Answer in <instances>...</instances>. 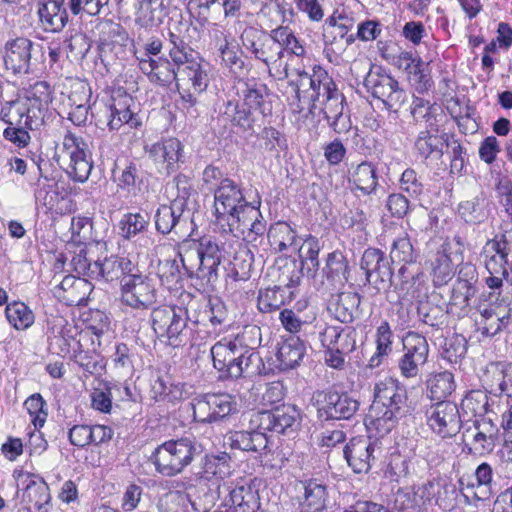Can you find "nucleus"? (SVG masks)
Segmentation results:
<instances>
[{
	"label": "nucleus",
	"mask_w": 512,
	"mask_h": 512,
	"mask_svg": "<svg viewBox=\"0 0 512 512\" xmlns=\"http://www.w3.org/2000/svg\"><path fill=\"white\" fill-rule=\"evenodd\" d=\"M318 416L324 420L351 418L358 410V401L348 393L336 390L317 391L313 395Z\"/></svg>",
	"instance_id": "obj_12"
},
{
	"label": "nucleus",
	"mask_w": 512,
	"mask_h": 512,
	"mask_svg": "<svg viewBox=\"0 0 512 512\" xmlns=\"http://www.w3.org/2000/svg\"><path fill=\"white\" fill-rule=\"evenodd\" d=\"M214 367L226 377L239 378L259 357L238 338H223L211 347Z\"/></svg>",
	"instance_id": "obj_5"
},
{
	"label": "nucleus",
	"mask_w": 512,
	"mask_h": 512,
	"mask_svg": "<svg viewBox=\"0 0 512 512\" xmlns=\"http://www.w3.org/2000/svg\"><path fill=\"white\" fill-rule=\"evenodd\" d=\"M5 316L9 324L19 331L27 330L35 322L34 312L28 305L21 301H13L7 304Z\"/></svg>",
	"instance_id": "obj_46"
},
{
	"label": "nucleus",
	"mask_w": 512,
	"mask_h": 512,
	"mask_svg": "<svg viewBox=\"0 0 512 512\" xmlns=\"http://www.w3.org/2000/svg\"><path fill=\"white\" fill-rule=\"evenodd\" d=\"M400 407L379 405V408L374 413H372L371 408L369 412L370 424L380 434L389 433L396 424Z\"/></svg>",
	"instance_id": "obj_52"
},
{
	"label": "nucleus",
	"mask_w": 512,
	"mask_h": 512,
	"mask_svg": "<svg viewBox=\"0 0 512 512\" xmlns=\"http://www.w3.org/2000/svg\"><path fill=\"white\" fill-rule=\"evenodd\" d=\"M177 87H188L192 88L195 93L204 92L209 83V78L206 69L202 65L201 59H197L187 67H182L179 71H176Z\"/></svg>",
	"instance_id": "obj_35"
},
{
	"label": "nucleus",
	"mask_w": 512,
	"mask_h": 512,
	"mask_svg": "<svg viewBox=\"0 0 512 512\" xmlns=\"http://www.w3.org/2000/svg\"><path fill=\"white\" fill-rule=\"evenodd\" d=\"M203 181L216 185L211 222L217 232L254 244L263 238L266 221L260 211V201H247L241 186L230 178H223L217 167H206Z\"/></svg>",
	"instance_id": "obj_1"
},
{
	"label": "nucleus",
	"mask_w": 512,
	"mask_h": 512,
	"mask_svg": "<svg viewBox=\"0 0 512 512\" xmlns=\"http://www.w3.org/2000/svg\"><path fill=\"white\" fill-rule=\"evenodd\" d=\"M134 101L126 93H119L112 97L108 106V128L110 130H119L122 127L136 128L140 126L137 114L131 110Z\"/></svg>",
	"instance_id": "obj_25"
},
{
	"label": "nucleus",
	"mask_w": 512,
	"mask_h": 512,
	"mask_svg": "<svg viewBox=\"0 0 512 512\" xmlns=\"http://www.w3.org/2000/svg\"><path fill=\"white\" fill-rule=\"evenodd\" d=\"M169 58V61L172 64V68L176 66L177 71H179L180 69H182V67H187L200 57L194 52V50L191 47L188 46L187 43H185L180 46L170 47Z\"/></svg>",
	"instance_id": "obj_64"
},
{
	"label": "nucleus",
	"mask_w": 512,
	"mask_h": 512,
	"mask_svg": "<svg viewBox=\"0 0 512 512\" xmlns=\"http://www.w3.org/2000/svg\"><path fill=\"white\" fill-rule=\"evenodd\" d=\"M410 460L408 456L402 455L399 452H394L390 455L387 464L385 475L392 481H399L409 474Z\"/></svg>",
	"instance_id": "obj_61"
},
{
	"label": "nucleus",
	"mask_w": 512,
	"mask_h": 512,
	"mask_svg": "<svg viewBox=\"0 0 512 512\" xmlns=\"http://www.w3.org/2000/svg\"><path fill=\"white\" fill-rule=\"evenodd\" d=\"M461 407L464 413L472 416H483L494 411V403L490 402L489 396L483 390H471L462 399Z\"/></svg>",
	"instance_id": "obj_48"
},
{
	"label": "nucleus",
	"mask_w": 512,
	"mask_h": 512,
	"mask_svg": "<svg viewBox=\"0 0 512 512\" xmlns=\"http://www.w3.org/2000/svg\"><path fill=\"white\" fill-rule=\"evenodd\" d=\"M93 279L106 282L122 280L134 272L138 267L127 257L111 255L103 260L93 261Z\"/></svg>",
	"instance_id": "obj_24"
},
{
	"label": "nucleus",
	"mask_w": 512,
	"mask_h": 512,
	"mask_svg": "<svg viewBox=\"0 0 512 512\" xmlns=\"http://www.w3.org/2000/svg\"><path fill=\"white\" fill-rule=\"evenodd\" d=\"M267 94V87L261 82L252 79L243 83L241 90L243 105L249 108V110L259 111L261 114H265L266 110H268L265 102Z\"/></svg>",
	"instance_id": "obj_42"
},
{
	"label": "nucleus",
	"mask_w": 512,
	"mask_h": 512,
	"mask_svg": "<svg viewBox=\"0 0 512 512\" xmlns=\"http://www.w3.org/2000/svg\"><path fill=\"white\" fill-rule=\"evenodd\" d=\"M33 42L26 37L11 38L3 46L2 59L6 70L13 74H27L30 70Z\"/></svg>",
	"instance_id": "obj_21"
},
{
	"label": "nucleus",
	"mask_w": 512,
	"mask_h": 512,
	"mask_svg": "<svg viewBox=\"0 0 512 512\" xmlns=\"http://www.w3.org/2000/svg\"><path fill=\"white\" fill-rule=\"evenodd\" d=\"M28 100L18 97L14 101L6 102L0 110V118L9 126L38 127L42 120L30 118L32 109Z\"/></svg>",
	"instance_id": "obj_31"
},
{
	"label": "nucleus",
	"mask_w": 512,
	"mask_h": 512,
	"mask_svg": "<svg viewBox=\"0 0 512 512\" xmlns=\"http://www.w3.org/2000/svg\"><path fill=\"white\" fill-rule=\"evenodd\" d=\"M218 496H225L221 505L225 512H256L260 508L259 489L255 480H241L234 487L223 482L217 487Z\"/></svg>",
	"instance_id": "obj_11"
},
{
	"label": "nucleus",
	"mask_w": 512,
	"mask_h": 512,
	"mask_svg": "<svg viewBox=\"0 0 512 512\" xmlns=\"http://www.w3.org/2000/svg\"><path fill=\"white\" fill-rule=\"evenodd\" d=\"M226 439L232 449L245 452H261L268 445L266 435L259 431H235L231 432Z\"/></svg>",
	"instance_id": "obj_37"
},
{
	"label": "nucleus",
	"mask_w": 512,
	"mask_h": 512,
	"mask_svg": "<svg viewBox=\"0 0 512 512\" xmlns=\"http://www.w3.org/2000/svg\"><path fill=\"white\" fill-rule=\"evenodd\" d=\"M505 365L506 362H492L487 365L482 381L491 392L500 393L503 379H505Z\"/></svg>",
	"instance_id": "obj_62"
},
{
	"label": "nucleus",
	"mask_w": 512,
	"mask_h": 512,
	"mask_svg": "<svg viewBox=\"0 0 512 512\" xmlns=\"http://www.w3.org/2000/svg\"><path fill=\"white\" fill-rule=\"evenodd\" d=\"M327 500L326 486L317 480L303 483V496L300 501L302 512H319L324 509Z\"/></svg>",
	"instance_id": "obj_40"
},
{
	"label": "nucleus",
	"mask_w": 512,
	"mask_h": 512,
	"mask_svg": "<svg viewBox=\"0 0 512 512\" xmlns=\"http://www.w3.org/2000/svg\"><path fill=\"white\" fill-rule=\"evenodd\" d=\"M267 233V239L271 249L276 253L287 255L297 250L298 235L297 232L286 222H277L265 231L263 238L254 243H250L253 247L261 244ZM249 244V242H247Z\"/></svg>",
	"instance_id": "obj_29"
},
{
	"label": "nucleus",
	"mask_w": 512,
	"mask_h": 512,
	"mask_svg": "<svg viewBox=\"0 0 512 512\" xmlns=\"http://www.w3.org/2000/svg\"><path fill=\"white\" fill-rule=\"evenodd\" d=\"M224 248L211 238L199 241H185L179 248L178 255L183 269L190 275L215 282L218 278V267L224 258Z\"/></svg>",
	"instance_id": "obj_2"
},
{
	"label": "nucleus",
	"mask_w": 512,
	"mask_h": 512,
	"mask_svg": "<svg viewBox=\"0 0 512 512\" xmlns=\"http://www.w3.org/2000/svg\"><path fill=\"white\" fill-rule=\"evenodd\" d=\"M23 99L28 100L32 109V116L30 118H37L43 120V111L48 108L49 103L52 101V90L47 82H36L24 96Z\"/></svg>",
	"instance_id": "obj_43"
},
{
	"label": "nucleus",
	"mask_w": 512,
	"mask_h": 512,
	"mask_svg": "<svg viewBox=\"0 0 512 512\" xmlns=\"http://www.w3.org/2000/svg\"><path fill=\"white\" fill-rule=\"evenodd\" d=\"M476 482H465L459 479V490L464 502L477 506L479 501L488 500L492 495L493 469L490 464L481 463L475 470Z\"/></svg>",
	"instance_id": "obj_20"
},
{
	"label": "nucleus",
	"mask_w": 512,
	"mask_h": 512,
	"mask_svg": "<svg viewBox=\"0 0 512 512\" xmlns=\"http://www.w3.org/2000/svg\"><path fill=\"white\" fill-rule=\"evenodd\" d=\"M390 258L393 263H414L417 254L407 233L397 236L391 245Z\"/></svg>",
	"instance_id": "obj_55"
},
{
	"label": "nucleus",
	"mask_w": 512,
	"mask_h": 512,
	"mask_svg": "<svg viewBox=\"0 0 512 512\" xmlns=\"http://www.w3.org/2000/svg\"><path fill=\"white\" fill-rule=\"evenodd\" d=\"M145 151L160 172L170 174L183 158V145L177 138H167L145 147Z\"/></svg>",
	"instance_id": "obj_19"
},
{
	"label": "nucleus",
	"mask_w": 512,
	"mask_h": 512,
	"mask_svg": "<svg viewBox=\"0 0 512 512\" xmlns=\"http://www.w3.org/2000/svg\"><path fill=\"white\" fill-rule=\"evenodd\" d=\"M434 282L436 285L446 284L454 275V267L450 256L445 251H438L431 262Z\"/></svg>",
	"instance_id": "obj_60"
},
{
	"label": "nucleus",
	"mask_w": 512,
	"mask_h": 512,
	"mask_svg": "<svg viewBox=\"0 0 512 512\" xmlns=\"http://www.w3.org/2000/svg\"><path fill=\"white\" fill-rule=\"evenodd\" d=\"M425 421L429 429L442 439L457 435L461 428L458 407L449 401H438L425 409Z\"/></svg>",
	"instance_id": "obj_14"
},
{
	"label": "nucleus",
	"mask_w": 512,
	"mask_h": 512,
	"mask_svg": "<svg viewBox=\"0 0 512 512\" xmlns=\"http://www.w3.org/2000/svg\"><path fill=\"white\" fill-rule=\"evenodd\" d=\"M162 50L163 41L152 36L134 50V57L137 67L150 83L165 87L176 79V70L172 68L169 58L161 55Z\"/></svg>",
	"instance_id": "obj_4"
},
{
	"label": "nucleus",
	"mask_w": 512,
	"mask_h": 512,
	"mask_svg": "<svg viewBox=\"0 0 512 512\" xmlns=\"http://www.w3.org/2000/svg\"><path fill=\"white\" fill-rule=\"evenodd\" d=\"M294 297L293 291H287L282 286L261 290L258 295V308L263 313H269L281 308Z\"/></svg>",
	"instance_id": "obj_44"
},
{
	"label": "nucleus",
	"mask_w": 512,
	"mask_h": 512,
	"mask_svg": "<svg viewBox=\"0 0 512 512\" xmlns=\"http://www.w3.org/2000/svg\"><path fill=\"white\" fill-rule=\"evenodd\" d=\"M353 331L343 329L339 326H327L320 333L322 346L327 349H339L342 351H353L356 341Z\"/></svg>",
	"instance_id": "obj_39"
},
{
	"label": "nucleus",
	"mask_w": 512,
	"mask_h": 512,
	"mask_svg": "<svg viewBox=\"0 0 512 512\" xmlns=\"http://www.w3.org/2000/svg\"><path fill=\"white\" fill-rule=\"evenodd\" d=\"M24 407L28 411L35 428L42 427L47 418L45 401L42 396L40 394L31 395L25 400Z\"/></svg>",
	"instance_id": "obj_63"
},
{
	"label": "nucleus",
	"mask_w": 512,
	"mask_h": 512,
	"mask_svg": "<svg viewBox=\"0 0 512 512\" xmlns=\"http://www.w3.org/2000/svg\"><path fill=\"white\" fill-rule=\"evenodd\" d=\"M121 300L134 309H147L156 302V289L152 280L139 271L122 280Z\"/></svg>",
	"instance_id": "obj_16"
},
{
	"label": "nucleus",
	"mask_w": 512,
	"mask_h": 512,
	"mask_svg": "<svg viewBox=\"0 0 512 512\" xmlns=\"http://www.w3.org/2000/svg\"><path fill=\"white\" fill-rule=\"evenodd\" d=\"M271 33H273L276 43L279 44L278 49L281 51L278 54L279 60L288 61L290 63V69H295L292 67L293 63L306 54L302 43L288 27H277L271 30Z\"/></svg>",
	"instance_id": "obj_32"
},
{
	"label": "nucleus",
	"mask_w": 512,
	"mask_h": 512,
	"mask_svg": "<svg viewBox=\"0 0 512 512\" xmlns=\"http://www.w3.org/2000/svg\"><path fill=\"white\" fill-rule=\"evenodd\" d=\"M189 406L194 420L200 423L220 421L237 410L235 398L228 393L198 395Z\"/></svg>",
	"instance_id": "obj_10"
},
{
	"label": "nucleus",
	"mask_w": 512,
	"mask_h": 512,
	"mask_svg": "<svg viewBox=\"0 0 512 512\" xmlns=\"http://www.w3.org/2000/svg\"><path fill=\"white\" fill-rule=\"evenodd\" d=\"M403 352L418 361L428 360L429 345L426 338L417 332H408L403 338Z\"/></svg>",
	"instance_id": "obj_59"
},
{
	"label": "nucleus",
	"mask_w": 512,
	"mask_h": 512,
	"mask_svg": "<svg viewBox=\"0 0 512 512\" xmlns=\"http://www.w3.org/2000/svg\"><path fill=\"white\" fill-rule=\"evenodd\" d=\"M365 85L373 96L380 99L390 110L397 111L407 99L405 91L399 87L398 82L381 69L370 71Z\"/></svg>",
	"instance_id": "obj_17"
},
{
	"label": "nucleus",
	"mask_w": 512,
	"mask_h": 512,
	"mask_svg": "<svg viewBox=\"0 0 512 512\" xmlns=\"http://www.w3.org/2000/svg\"><path fill=\"white\" fill-rule=\"evenodd\" d=\"M323 272L332 286L344 285L348 278V263L344 255L338 251L329 253Z\"/></svg>",
	"instance_id": "obj_49"
},
{
	"label": "nucleus",
	"mask_w": 512,
	"mask_h": 512,
	"mask_svg": "<svg viewBox=\"0 0 512 512\" xmlns=\"http://www.w3.org/2000/svg\"><path fill=\"white\" fill-rule=\"evenodd\" d=\"M325 26L335 30V34L331 36L328 33H324V43L327 46L333 44L337 37L344 38L353 29L354 19L344 9H336L325 20Z\"/></svg>",
	"instance_id": "obj_47"
},
{
	"label": "nucleus",
	"mask_w": 512,
	"mask_h": 512,
	"mask_svg": "<svg viewBox=\"0 0 512 512\" xmlns=\"http://www.w3.org/2000/svg\"><path fill=\"white\" fill-rule=\"evenodd\" d=\"M444 138L437 131H421L415 142V147L421 156L427 158L432 154L441 155L444 147Z\"/></svg>",
	"instance_id": "obj_56"
},
{
	"label": "nucleus",
	"mask_w": 512,
	"mask_h": 512,
	"mask_svg": "<svg viewBox=\"0 0 512 512\" xmlns=\"http://www.w3.org/2000/svg\"><path fill=\"white\" fill-rule=\"evenodd\" d=\"M400 282L396 284L399 298L406 302H421L427 297L428 287L422 273H409L403 265L398 271Z\"/></svg>",
	"instance_id": "obj_30"
},
{
	"label": "nucleus",
	"mask_w": 512,
	"mask_h": 512,
	"mask_svg": "<svg viewBox=\"0 0 512 512\" xmlns=\"http://www.w3.org/2000/svg\"><path fill=\"white\" fill-rule=\"evenodd\" d=\"M405 400V391L399 388L398 380L392 377H385L375 384L372 413L376 412L379 405L399 407Z\"/></svg>",
	"instance_id": "obj_33"
},
{
	"label": "nucleus",
	"mask_w": 512,
	"mask_h": 512,
	"mask_svg": "<svg viewBox=\"0 0 512 512\" xmlns=\"http://www.w3.org/2000/svg\"><path fill=\"white\" fill-rule=\"evenodd\" d=\"M260 415L261 425L265 429L282 434L294 431L301 421L300 410L291 404H283L270 411H263Z\"/></svg>",
	"instance_id": "obj_22"
},
{
	"label": "nucleus",
	"mask_w": 512,
	"mask_h": 512,
	"mask_svg": "<svg viewBox=\"0 0 512 512\" xmlns=\"http://www.w3.org/2000/svg\"><path fill=\"white\" fill-rule=\"evenodd\" d=\"M458 212L467 223H481L487 217V200L481 194L471 200L461 202Z\"/></svg>",
	"instance_id": "obj_50"
},
{
	"label": "nucleus",
	"mask_w": 512,
	"mask_h": 512,
	"mask_svg": "<svg viewBox=\"0 0 512 512\" xmlns=\"http://www.w3.org/2000/svg\"><path fill=\"white\" fill-rule=\"evenodd\" d=\"M176 184L179 188L181 184L183 186V195L178 196L170 205H161L155 215V225L158 232L162 234H168L174 232L177 235L184 236L187 234L189 225V215L186 212V192L187 180L185 177H176Z\"/></svg>",
	"instance_id": "obj_9"
},
{
	"label": "nucleus",
	"mask_w": 512,
	"mask_h": 512,
	"mask_svg": "<svg viewBox=\"0 0 512 512\" xmlns=\"http://www.w3.org/2000/svg\"><path fill=\"white\" fill-rule=\"evenodd\" d=\"M361 268L366 271L368 280L377 284L378 289H385L391 283L392 271L380 250L367 249L361 259Z\"/></svg>",
	"instance_id": "obj_28"
},
{
	"label": "nucleus",
	"mask_w": 512,
	"mask_h": 512,
	"mask_svg": "<svg viewBox=\"0 0 512 512\" xmlns=\"http://www.w3.org/2000/svg\"><path fill=\"white\" fill-rule=\"evenodd\" d=\"M437 489V483L434 481L399 488L394 494L393 508L398 512H426Z\"/></svg>",
	"instance_id": "obj_18"
},
{
	"label": "nucleus",
	"mask_w": 512,
	"mask_h": 512,
	"mask_svg": "<svg viewBox=\"0 0 512 512\" xmlns=\"http://www.w3.org/2000/svg\"><path fill=\"white\" fill-rule=\"evenodd\" d=\"M231 473V457L227 452H218L206 455L204 461V475L215 476L223 480Z\"/></svg>",
	"instance_id": "obj_54"
},
{
	"label": "nucleus",
	"mask_w": 512,
	"mask_h": 512,
	"mask_svg": "<svg viewBox=\"0 0 512 512\" xmlns=\"http://www.w3.org/2000/svg\"><path fill=\"white\" fill-rule=\"evenodd\" d=\"M93 290V285L85 278L65 276L54 288V295L68 306H81Z\"/></svg>",
	"instance_id": "obj_26"
},
{
	"label": "nucleus",
	"mask_w": 512,
	"mask_h": 512,
	"mask_svg": "<svg viewBox=\"0 0 512 512\" xmlns=\"http://www.w3.org/2000/svg\"><path fill=\"white\" fill-rule=\"evenodd\" d=\"M186 312L173 306H160L152 310L151 322L155 334L170 346L178 347L188 340Z\"/></svg>",
	"instance_id": "obj_8"
},
{
	"label": "nucleus",
	"mask_w": 512,
	"mask_h": 512,
	"mask_svg": "<svg viewBox=\"0 0 512 512\" xmlns=\"http://www.w3.org/2000/svg\"><path fill=\"white\" fill-rule=\"evenodd\" d=\"M64 2L65 0H47L40 5L38 14L45 31L59 32L65 27L68 14Z\"/></svg>",
	"instance_id": "obj_34"
},
{
	"label": "nucleus",
	"mask_w": 512,
	"mask_h": 512,
	"mask_svg": "<svg viewBox=\"0 0 512 512\" xmlns=\"http://www.w3.org/2000/svg\"><path fill=\"white\" fill-rule=\"evenodd\" d=\"M320 107L330 127L338 134L348 131L350 121L348 116L344 115V97L337 87L330 93L320 98V101L313 102V107Z\"/></svg>",
	"instance_id": "obj_23"
},
{
	"label": "nucleus",
	"mask_w": 512,
	"mask_h": 512,
	"mask_svg": "<svg viewBox=\"0 0 512 512\" xmlns=\"http://www.w3.org/2000/svg\"><path fill=\"white\" fill-rule=\"evenodd\" d=\"M463 442L473 455L491 454L500 440V429L490 418L476 419L462 434Z\"/></svg>",
	"instance_id": "obj_13"
},
{
	"label": "nucleus",
	"mask_w": 512,
	"mask_h": 512,
	"mask_svg": "<svg viewBox=\"0 0 512 512\" xmlns=\"http://www.w3.org/2000/svg\"><path fill=\"white\" fill-rule=\"evenodd\" d=\"M360 305V297L355 292L339 293L329 303V311L341 323H348L353 320L354 313Z\"/></svg>",
	"instance_id": "obj_41"
},
{
	"label": "nucleus",
	"mask_w": 512,
	"mask_h": 512,
	"mask_svg": "<svg viewBox=\"0 0 512 512\" xmlns=\"http://www.w3.org/2000/svg\"><path fill=\"white\" fill-rule=\"evenodd\" d=\"M195 454V443L189 438H180L159 445L152 453L151 459L158 473L172 477L190 465Z\"/></svg>",
	"instance_id": "obj_7"
},
{
	"label": "nucleus",
	"mask_w": 512,
	"mask_h": 512,
	"mask_svg": "<svg viewBox=\"0 0 512 512\" xmlns=\"http://www.w3.org/2000/svg\"><path fill=\"white\" fill-rule=\"evenodd\" d=\"M349 182L364 195L372 194L378 185L375 166L370 162H362L349 170Z\"/></svg>",
	"instance_id": "obj_38"
},
{
	"label": "nucleus",
	"mask_w": 512,
	"mask_h": 512,
	"mask_svg": "<svg viewBox=\"0 0 512 512\" xmlns=\"http://www.w3.org/2000/svg\"><path fill=\"white\" fill-rule=\"evenodd\" d=\"M383 452L384 447L379 439L355 437L345 446L344 457L355 473H367Z\"/></svg>",
	"instance_id": "obj_15"
},
{
	"label": "nucleus",
	"mask_w": 512,
	"mask_h": 512,
	"mask_svg": "<svg viewBox=\"0 0 512 512\" xmlns=\"http://www.w3.org/2000/svg\"><path fill=\"white\" fill-rule=\"evenodd\" d=\"M290 75H296L298 77L296 81L297 91L306 86H309V88L313 90L314 94L311 96L313 102L320 101L321 97H324L325 94L330 93V91L334 90L336 87L327 71L321 66H314L312 75L300 67L290 69Z\"/></svg>",
	"instance_id": "obj_27"
},
{
	"label": "nucleus",
	"mask_w": 512,
	"mask_h": 512,
	"mask_svg": "<svg viewBox=\"0 0 512 512\" xmlns=\"http://www.w3.org/2000/svg\"><path fill=\"white\" fill-rule=\"evenodd\" d=\"M305 347L299 338L291 337L281 343L277 352V359L281 369H292L302 360Z\"/></svg>",
	"instance_id": "obj_45"
},
{
	"label": "nucleus",
	"mask_w": 512,
	"mask_h": 512,
	"mask_svg": "<svg viewBox=\"0 0 512 512\" xmlns=\"http://www.w3.org/2000/svg\"><path fill=\"white\" fill-rule=\"evenodd\" d=\"M241 41L245 49L267 66L270 74L278 79L290 76V63L279 60L278 54L281 51L273 33L266 34L255 27H247L241 34Z\"/></svg>",
	"instance_id": "obj_6"
},
{
	"label": "nucleus",
	"mask_w": 512,
	"mask_h": 512,
	"mask_svg": "<svg viewBox=\"0 0 512 512\" xmlns=\"http://www.w3.org/2000/svg\"><path fill=\"white\" fill-rule=\"evenodd\" d=\"M58 165L75 182H85L92 171L93 162L87 144L74 133L67 131L55 147Z\"/></svg>",
	"instance_id": "obj_3"
},
{
	"label": "nucleus",
	"mask_w": 512,
	"mask_h": 512,
	"mask_svg": "<svg viewBox=\"0 0 512 512\" xmlns=\"http://www.w3.org/2000/svg\"><path fill=\"white\" fill-rule=\"evenodd\" d=\"M166 15L164 0H140L135 24L144 29H152L162 24Z\"/></svg>",
	"instance_id": "obj_36"
},
{
	"label": "nucleus",
	"mask_w": 512,
	"mask_h": 512,
	"mask_svg": "<svg viewBox=\"0 0 512 512\" xmlns=\"http://www.w3.org/2000/svg\"><path fill=\"white\" fill-rule=\"evenodd\" d=\"M148 224L147 216L141 213H127L119 221V233L123 238L130 240L144 232Z\"/></svg>",
	"instance_id": "obj_57"
},
{
	"label": "nucleus",
	"mask_w": 512,
	"mask_h": 512,
	"mask_svg": "<svg viewBox=\"0 0 512 512\" xmlns=\"http://www.w3.org/2000/svg\"><path fill=\"white\" fill-rule=\"evenodd\" d=\"M27 498L39 512H47L51 500L49 487L42 479L31 480L26 488Z\"/></svg>",
	"instance_id": "obj_58"
},
{
	"label": "nucleus",
	"mask_w": 512,
	"mask_h": 512,
	"mask_svg": "<svg viewBox=\"0 0 512 512\" xmlns=\"http://www.w3.org/2000/svg\"><path fill=\"white\" fill-rule=\"evenodd\" d=\"M454 376L449 371L436 373L428 379L427 388L432 399H443L455 390Z\"/></svg>",
	"instance_id": "obj_53"
},
{
	"label": "nucleus",
	"mask_w": 512,
	"mask_h": 512,
	"mask_svg": "<svg viewBox=\"0 0 512 512\" xmlns=\"http://www.w3.org/2000/svg\"><path fill=\"white\" fill-rule=\"evenodd\" d=\"M321 250L319 240L309 235L302 242L301 246L297 245V252L300 258V261L303 266H307V270L312 272L314 275L319 269V252Z\"/></svg>",
	"instance_id": "obj_51"
}]
</instances>
